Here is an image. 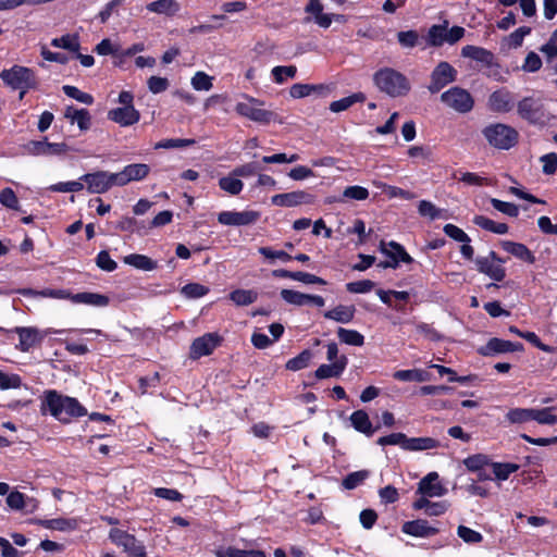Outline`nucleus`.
Here are the masks:
<instances>
[{"label":"nucleus","instance_id":"obj_50","mask_svg":"<svg viewBox=\"0 0 557 557\" xmlns=\"http://www.w3.org/2000/svg\"><path fill=\"white\" fill-rule=\"evenodd\" d=\"M181 293L186 298L196 299L206 296L209 288L199 283H189L182 287Z\"/></svg>","mask_w":557,"mask_h":557},{"label":"nucleus","instance_id":"obj_59","mask_svg":"<svg viewBox=\"0 0 557 557\" xmlns=\"http://www.w3.org/2000/svg\"><path fill=\"white\" fill-rule=\"evenodd\" d=\"M0 203L9 209L18 210L20 202L12 188L7 187L0 191Z\"/></svg>","mask_w":557,"mask_h":557},{"label":"nucleus","instance_id":"obj_10","mask_svg":"<svg viewBox=\"0 0 557 557\" xmlns=\"http://www.w3.org/2000/svg\"><path fill=\"white\" fill-rule=\"evenodd\" d=\"M458 72L446 61L440 62L431 73V82L428 86L430 92L435 94L457 79Z\"/></svg>","mask_w":557,"mask_h":557},{"label":"nucleus","instance_id":"obj_47","mask_svg":"<svg viewBox=\"0 0 557 557\" xmlns=\"http://www.w3.org/2000/svg\"><path fill=\"white\" fill-rule=\"evenodd\" d=\"M363 99H364V96L362 94H354L351 96L333 101L330 104V110L332 112L338 113V112L347 110L357 101H363Z\"/></svg>","mask_w":557,"mask_h":557},{"label":"nucleus","instance_id":"obj_7","mask_svg":"<svg viewBox=\"0 0 557 557\" xmlns=\"http://www.w3.org/2000/svg\"><path fill=\"white\" fill-rule=\"evenodd\" d=\"M478 272L486 275L495 282H502L506 277L504 268L505 259L500 258L495 251L491 250L486 256H479L474 259Z\"/></svg>","mask_w":557,"mask_h":557},{"label":"nucleus","instance_id":"obj_58","mask_svg":"<svg viewBox=\"0 0 557 557\" xmlns=\"http://www.w3.org/2000/svg\"><path fill=\"white\" fill-rule=\"evenodd\" d=\"M21 385L22 379L20 375L0 370V389L18 388Z\"/></svg>","mask_w":557,"mask_h":557},{"label":"nucleus","instance_id":"obj_26","mask_svg":"<svg viewBox=\"0 0 557 557\" xmlns=\"http://www.w3.org/2000/svg\"><path fill=\"white\" fill-rule=\"evenodd\" d=\"M416 510H425V513L431 517H437L446 512L448 504L446 502H430L425 497L417 498L412 504Z\"/></svg>","mask_w":557,"mask_h":557},{"label":"nucleus","instance_id":"obj_24","mask_svg":"<svg viewBox=\"0 0 557 557\" xmlns=\"http://www.w3.org/2000/svg\"><path fill=\"white\" fill-rule=\"evenodd\" d=\"M461 55L480 62L488 67L494 65V54L482 47L471 45L465 46L461 49Z\"/></svg>","mask_w":557,"mask_h":557},{"label":"nucleus","instance_id":"obj_12","mask_svg":"<svg viewBox=\"0 0 557 557\" xmlns=\"http://www.w3.org/2000/svg\"><path fill=\"white\" fill-rule=\"evenodd\" d=\"M519 115L530 123H544L546 120V111L542 100L533 97L523 98L518 103Z\"/></svg>","mask_w":557,"mask_h":557},{"label":"nucleus","instance_id":"obj_4","mask_svg":"<svg viewBox=\"0 0 557 557\" xmlns=\"http://www.w3.org/2000/svg\"><path fill=\"white\" fill-rule=\"evenodd\" d=\"M482 133L492 147L500 150L512 148L519 138V134L513 127L502 123L487 125Z\"/></svg>","mask_w":557,"mask_h":557},{"label":"nucleus","instance_id":"obj_44","mask_svg":"<svg viewBox=\"0 0 557 557\" xmlns=\"http://www.w3.org/2000/svg\"><path fill=\"white\" fill-rule=\"evenodd\" d=\"M531 34V27L528 26H521L517 28L515 32L509 34L505 39L504 42L508 46L510 49H517L521 47L523 39L525 36Z\"/></svg>","mask_w":557,"mask_h":557},{"label":"nucleus","instance_id":"obj_61","mask_svg":"<svg viewBox=\"0 0 557 557\" xmlns=\"http://www.w3.org/2000/svg\"><path fill=\"white\" fill-rule=\"evenodd\" d=\"M429 42L432 46H442L446 42V27L441 25H433L429 29Z\"/></svg>","mask_w":557,"mask_h":557},{"label":"nucleus","instance_id":"obj_1","mask_svg":"<svg viewBox=\"0 0 557 557\" xmlns=\"http://www.w3.org/2000/svg\"><path fill=\"white\" fill-rule=\"evenodd\" d=\"M42 410H48L51 416L61 422H69L71 418L83 417L87 410L76 398L63 396L55 391L45 393Z\"/></svg>","mask_w":557,"mask_h":557},{"label":"nucleus","instance_id":"obj_23","mask_svg":"<svg viewBox=\"0 0 557 557\" xmlns=\"http://www.w3.org/2000/svg\"><path fill=\"white\" fill-rule=\"evenodd\" d=\"M347 357L341 356L333 363L330 364H321L315 370V377L319 380L329 379V377H338L345 370L347 366Z\"/></svg>","mask_w":557,"mask_h":557},{"label":"nucleus","instance_id":"obj_28","mask_svg":"<svg viewBox=\"0 0 557 557\" xmlns=\"http://www.w3.org/2000/svg\"><path fill=\"white\" fill-rule=\"evenodd\" d=\"M123 262L137 270L153 271L158 268V262L145 255L131 253L123 258Z\"/></svg>","mask_w":557,"mask_h":557},{"label":"nucleus","instance_id":"obj_18","mask_svg":"<svg viewBox=\"0 0 557 557\" xmlns=\"http://www.w3.org/2000/svg\"><path fill=\"white\" fill-rule=\"evenodd\" d=\"M220 344V336L214 333H207L194 339L190 346V357L199 359L210 355Z\"/></svg>","mask_w":557,"mask_h":557},{"label":"nucleus","instance_id":"obj_21","mask_svg":"<svg viewBox=\"0 0 557 557\" xmlns=\"http://www.w3.org/2000/svg\"><path fill=\"white\" fill-rule=\"evenodd\" d=\"M499 246L504 251L529 264H533L536 260L534 253L524 244L500 240Z\"/></svg>","mask_w":557,"mask_h":557},{"label":"nucleus","instance_id":"obj_20","mask_svg":"<svg viewBox=\"0 0 557 557\" xmlns=\"http://www.w3.org/2000/svg\"><path fill=\"white\" fill-rule=\"evenodd\" d=\"M401 531L414 537H430L438 533V529L429 524L426 520L418 519L407 521L403 524Z\"/></svg>","mask_w":557,"mask_h":557},{"label":"nucleus","instance_id":"obj_60","mask_svg":"<svg viewBox=\"0 0 557 557\" xmlns=\"http://www.w3.org/2000/svg\"><path fill=\"white\" fill-rule=\"evenodd\" d=\"M540 51L547 61H552L557 57V28L552 33L547 42L540 48Z\"/></svg>","mask_w":557,"mask_h":557},{"label":"nucleus","instance_id":"obj_41","mask_svg":"<svg viewBox=\"0 0 557 557\" xmlns=\"http://www.w3.org/2000/svg\"><path fill=\"white\" fill-rule=\"evenodd\" d=\"M506 419L508 422L513 423V424L525 423L528 421L533 420V408L510 409L506 413Z\"/></svg>","mask_w":557,"mask_h":557},{"label":"nucleus","instance_id":"obj_6","mask_svg":"<svg viewBox=\"0 0 557 557\" xmlns=\"http://www.w3.org/2000/svg\"><path fill=\"white\" fill-rule=\"evenodd\" d=\"M0 78L3 83L13 89H32L36 87V77L34 72L25 66L13 65L10 69L0 72Z\"/></svg>","mask_w":557,"mask_h":557},{"label":"nucleus","instance_id":"obj_43","mask_svg":"<svg viewBox=\"0 0 557 557\" xmlns=\"http://www.w3.org/2000/svg\"><path fill=\"white\" fill-rule=\"evenodd\" d=\"M258 294L251 289H236L230 294V298L237 306H247L257 300Z\"/></svg>","mask_w":557,"mask_h":557},{"label":"nucleus","instance_id":"obj_15","mask_svg":"<svg viewBox=\"0 0 557 557\" xmlns=\"http://www.w3.org/2000/svg\"><path fill=\"white\" fill-rule=\"evenodd\" d=\"M437 472H430L423 476L417 488V494L425 499L433 497H442L447 493V488L440 482Z\"/></svg>","mask_w":557,"mask_h":557},{"label":"nucleus","instance_id":"obj_11","mask_svg":"<svg viewBox=\"0 0 557 557\" xmlns=\"http://www.w3.org/2000/svg\"><path fill=\"white\" fill-rule=\"evenodd\" d=\"M115 173L107 171H97L95 173L84 174L81 180L87 184V189L91 194H103L111 187L117 186Z\"/></svg>","mask_w":557,"mask_h":557},{"label":"nucleus","instance_id":"obj_13","mask_svg":"<svg viewBox=\"0 0 557 557\" xmlns=\"http://www.w3.org/2000/svg\"><path fill=\"white\" fill-rule=\"evenodd\" d=\"M25 149L27 153L32 156H45V157H53V156H63L69 152L71 149L65 143H49L47 138L42 140H32L26 146Z\"/></svg>","mask_w":557,"mask_h":557},{"label":"nucleus","instance_id":"obj_2","mask_svg":"<svg viewBox=\"0 0 557 557\" xmlns=\"http://www.w3.org/2000/svg\"><path fill=\"white\" fill-rule=\"evenodd\" d=\"M373 81L380 91L393 98L405 97L411 89L409 79L392 67H383L376 71Z\"/></svg>","mask_w":557,"mask_h":557},{"label":"nucleus","instance_id":"obj_19","mask_svg":"<svg viewBox=\"0 0 557 557\" xmlns=\"http://www.w3.org/2000/svg\"><path fill=\"white\" fill-rule=\"evenodd\" d=\"M108 119L126 127L136 124L140 119V113L135 107H119L108 112Z\"/></svg>","mask_w":557,"mask_h":557},{"label":"nucleus","instance_id":"obj_17","mask_svg":"<svg viewBox=\"0 0 557 557\" xmlns=\"http://www.w3.org/2000/svg\"><path fill=\"white\" fill-rule=\"evenodd\" d=\"M150 172V168L145 163H133L123 168L122 171L115 173L117 186H125L131 182H139L145 180Z\"/></svg>","mask_w":557,"mask_h":557},{"label":"nucleus","instance_id":"obj_31","mask_svg":"<svg viewBox=\"0 0 557 557\" xmlns=\"http://www.w3.org/2000/svg\"><path fill=\"white\" fill-rule=\"evenodd\" d=\"M18 293L26 297H42V298H54V299H70L71 294L65 289H51L46 288L42 290H35L32 288L20 289Z\"/></svg>","mask_w":557,"mask_h":557},{"label":"nucleus","instance_id":"obj_53","mask_svg":"<svg viewBox=\"0 0 557 557\" xmlns=\"http://www.w3.org/2000/svg\"><path fill=\"white\" fill-rule=\"evenodd\" d=\"M281 297L288 304L295 306L308 305V294H302L293 289H282Z\"/></svg>","mask_w":557,"mask_h":557},{"label":"nucleus","instance_id":"obj_36","mask_svg":"<svg viewBox=\"0 0 557 557\" xmlns=\"http://www.w3.org/2000/svg\"><path fill=\"white\" fill-rule=\"evenodd\" d=\"M473 223L483 230L490 231L495 234H506L508 233V225L505 223H496L493 220L484 216V215H475L473 218Z\"/></svg>","mask_w":557,"mask_h":557},{"label":"nucleus","instance_id":"obj_9","mask_svg":"<svg viewBox=\"0 0 557 557\" xmlns=\"http://www.w3.org/2000/svg\"><path fill=\"white\" fill-rule=\"evenodd\" d=\"M109 539L116 546H120L131 556L134 557H146V548L141 542H139L134 535L113 528L109 532Z\"/></svg>","mask_w":557,"mask_h":557},{"label":"nucleus","instance_id":"obj_48","mask_svg":"<svg viewBox=\"0 0 557 557\" xmlns=\"http://www.w3.org/2000/svg\"><path fill=\"white\" fill-rule=\"evenodd\" d=\"M554 407L543 409L533 408V420L540 424L554 425L557 423V416L553 413Z\"/></svg>","mask_w":557,"mask_h":557},{"label":"nucleus","instance_id":"obj_30","mask_svg":"<svg viewBox=\"0 0 557 557\" xmlns=\"http://www.w3.org/2000/svg\"><path fill=\"white\" fill-rule=\"evenodd\" d=\"M149 12L173 16L180 11V3L176 0H157L147 4Z\"/></svg>","mask_w":557,"mask_h":557},{"label":"nucleus","instance_id":"obj_54","mask_svg":"<svg viewBox=\"0 0 557 557\" xmlns=\"http://www.w3.org/2000/svg\"><path fill=\"white\" fill-rule=\"evenodd\" d=\"M418 212L422 216H428L431 220L443 218L444 210L436 208L431 201L421 200L418 206Z\"/></svg>","mask_w":557,"mask_h":557},{"label":"nucleus","instance_id":"obj_42","mask_svg":"<svg viewBox=\"0 0 557 557\" xmlns=\"http://www.w3.org/2000/svg\"><path fill=\"white\" fill-rule=\"evenodd\" d=\"M219 186L222 190L235 196L243 190L244 183L238 180L237 176L231 174L228 176L221 177L219 181Z\"/></svg>","mask_w":557,"mask_h":557},{"label":"nucleus","instance_id":"obj_57","mask_svg":"<svg viewBox=\"0 0 557 557\" xmlns=\"http://www.w3.org/2000/svg\"><path fill=\"white\" fill-rule=\"evenodd\" d=\"M493 208L508 216H517L519 214V208L512 202H506L496 198L491 199Z\"/></svg>","mask_w":557,"mask_h":557},{"label":"nucleus","instance_id":"obj_33","mask_svg":"<svg viewBox=\"0 0 557 557\" xmlns=\"http://www.w3.org/2000/svg\"><path fill=\"white\" fill-rule=\"evenodd\" d=\"M350 421L357 431L366 434L367 436H372L374 433V429L372 428V423L366 411L357 410L352 412L350 416Z\"/></svg>","mask_w":557,"mask_h":557},{"label":"nucleus","instance_id":"obj_35","mask_svg":"<svg viewBox=\"0 0 557 557\" xmlns=\"http://www.w3.org/2000/svg\"><path fill=\"white\" fill-rule=\"evenodd\" d=\"M440 447V442L433 437H409L407 450L422 451Z\"/></svg>","mask_w":557,"mask_h":557},{"label":"nucleus","instance_id":"obj_22","mask_svg":"<svg viewBox=\"0 0 557 557\" xmlns=\"http://www.w3.org/2000/svg\"><path fill=\"white\" fill-rule=\"evenodd\" d=\"M380 251L389 258L391 261L396 260L397 265L399 262L411 263L412 258L407 253L405 248L396 242H381L379 246Z\"/></svg>","mask_w":557,"mask_h":557},{"label":"nucleus","instance_id":"obj_25","mask_svg":"<svg viewBox=\"0 0 557 557\" xmlns=\"http://www.w3.org/2000/svg\"><path fill=\"white\" fill-rule=\"evenodd\" d=\"M64 117L72 124L76 123L81 131H87L90 127V114L86 109H77L69 106L64 110Z\"/></svg>","mask_w":557,"mask_h":557},{"label":"nucleus","instance_id":"obj_64","mask_svg":"<svg viewBox=\"0 0 557 557\" xmlns=\"http://www.w3.org/2000/svg\"><path fill=\"white\" fill-rule=\"evenodd\" d=\"M99 55H115L120 52V46L111 39H102L95 48Z\"/></svg>","mask_w":557,"mask_h":557},{"label":"nucleus","instance_id":"obj_5","mask_svg":"<svg viewBox=\"0 0 557 557\" xmlns=\"http://www.w3.org/2000/svg\"><path fill=\"white\" fill-rule=\"evenodd\" d=\"M62 332L53 329L39 330L35 326H16L13 330H9L8 333L17 334L18 344L15 348L21 352H28L36 346H39L48 335L61 334Z\"/></svg>","mask_w":557,"mask_h":557},{"label":"nucleus","instance_id":"obj_52","mask_svg":"<svg viewBox=\"0 0 557 557\" xmlns=\"http://www.w3.org/2000/svg\"><path fill=\"white\" fill-rule=\"evenodd\" d=\"M62 90L67 97L73 98L81 103L91 104L94 102V98L90 94L84 92L75 86L64 85Z\"/></svg>","mask_w":557,"mask_h":557},{"label":"nucleus","instance_id":"obj_8","mask_svg":"<svg viewBox=\"0 0 557 557\" xmlns=\"http://www.w3.org/2000/svg\"><path fill=\"white\" fill-rule=\"evenodd\" d=\"M441 101L458 113H468L473 109L474 100L471 94L458 86L451 87L441 95Z\"/></svg>","mask_w":557,"mask_h":557},{"label":"nucleus","instance_id":"obj_34","mask_svg":"<svg viewBox=\"0 0 557 557\" xmlns=\"http://www.w3.org/2000/svg\"><path fill=\"white\" fill-rule=\"evenodd\" d=\"M522 345L517 343H511L509 341L500 339V338H492L488 341L486 345V349L492 354H502L520 350Z\"/></svg>","mask_w":557,"mask_h":557},{"label":"nucleus","instance_id":"obj_29","mask_svg":"<svg viewBox=\"0 0 557 557\" xmlns=\"http://www.w3.org/2000/svg\"><path fill=\"white\" fill-rule=\"evenodd\" d=\"M71 301L74 304H84L94 307H106L109 304V298L101 294L85 292L75 295L71 294Z\"/></svg>","mask_w":557,"mask_h":557},{"label":"nucleus","instance_id":"obj_49","mask_svg":"<svg viewBox=\"0 0 557 557\" xmlns=\"http://www.w3.org/2000/svg\"><path fill=\"white\" fill-rule=\"evenodd\" d=\"M297 73V67L295 65L288 66H274L271 71L273 79L276 84H283L288 78H294Z\"/></svg>","mask_w":557,"mask_h":557},{"label":"nucleus","instance_id":"obj_16","mask_svg":"<svg viewBox=\"0 0 557 557\" xmlns=\"http://www.w3.org/2000/svg\"><path fill=\"white\" fill-rule=\"evenodd\" d=\"M314 201V197L305 190H296L285 194L272 196L271 202L278 207H297L300 205H310Z\"/></svg>","mask_w":557,"mask_h":557},{"label":"nucleus","instance_id":"obj_32","mask_svg":"<svg viewBox=\"0 0 557 557\" xmlns=\"http://www.w3.org/2000/svg\"><path fill=\"white\" fill-rule=\"evenodd\" d=\"M356 309L354 306L339 305L332 310L324 312V317L339 323H349L355 317Z\"/></svg>","mask_w":557,"mask_h":557},{"label":"nucleus","instance_id":"obj_38","mask_svg":"<svg viewBox=\"0 0 557 557\" xmlns=\"http://www.w3.org/2000/svg\"><path fill=\"white\" fill-rule=\"evenodd\" d=\"M393 376L394 379L403 382H424L429 380L428 373L420 369L398 370L394 372Z\"/></svg>","mask_w":557,"mask_h":557},{"label":"nucleus","instance_id":"obj_51","mask_svg":"<svg viewBox=\"0 0 557 557\" xmlns=\"http://www.w3.org/2000/svg\"><path fill=\"white\" fill-rule=\"evenodd\" d=\"M408 438L409 437H407V435L404 433H392L389 435L380 437L376 443L381 446L398 445L403 449L407 450Z\"/></svg>","mask_w":557,"mask_h":557},{"label":"nucleus","instance_id":"obj_14","mask_svg":"<svg viewBox=\"0 0 557 557\" xmlns=\"http://www.w3.org/2000/svg\"><path fill=\"white\" fill-rule=\"evenodd\" d=\"M260 213L253 210L222 211L218 214V222L225 226H246L256 223Z\"/></svg>","mask_w":557,"mask_h":557},{"label":"nucleus","instance_id":"obj_40","mask_svg":"<svg viewBox=\"0 0 557 557\" xmlns=\"http://www.w3.org/2000/svg\"><path fill=\"white\" fill-rule=\"evenodd\" d=\"M42 527L58 531H71L77 528V521L75 519L57 518L50 520H44L40 522Z\"/></svg>","mask_w":557,"mask_h":557},{"label":"nucleus","instance_id":"obj_46","mask_svg":"<svg viewBox=\"0 0 557 557\" xmlns=\"http://www.w3.org/2000/svg\"><path fill=\"white\" fill-rule=\"evenodd\" d=\"M312 359V352L310 350H304L295 358L289 359L286 362V369L290 371H298L309 366Z\"/></svg>","mask_w":557,"mask_h":557},{"label":"nucleus","instance_id":"obj_39","mask_svg":"<svg viewBox=\"0 0 557 557\" xmlns=\"http://www.w3.org/2000/svg\"><path fill=\"white\" fill-rule=\"evenodd\" d=\"M337 336L342 343L351 346H362L364 343L363 335L356 330L339 327L337 330Z\"/></svg>","mask_w":557,"mask_h":557},{"label":"nucleus","instance_id":"obj_63","mask_svg":"<svg viewBox=\"0 0 557 557\" xmlns=\"http://www.w3.org/2000/svg\"><path fill=\"white\" fill-rule=\"evenodd\" d=\"M457 534L463 542L468 544L480 543L483 540L481 533L465 525L458 527Z\"/></svg>","mask_w":557,"mask_h":557},{"label":"nucleus","instance_id":"obj_27","mask_svg":"<svg viewBox=\"0 0 557 557\" xmlns=\"http://www.w3.org/2000/svg\"><path fill=\"white\" fill-rule=\"evenodd\" d=\"M488 106L493 111L507 112L511 109L512 97L506 90L494 91L488 98Z\"/></svg>","mask_w":557,"mask_h":557},{"label":"nucleus","instance_id":"obj_56","mask_svg":"<svg viewBox=\"0 0 557 557\" xmlns=\"http://www.w3.org/2000/svg\"><path fill=\"white\" fill-rule=\"evenodd\" d=\"M321 86L309 85V84H295L289 89L290 97L300 99L308 97L313 91L321 89Z\"/></svg>","mask_w":557,"mask_h":557},{"label":"nucleus","instance_id":"obj_3","mask_svg":"<svg viewBox=\"0 0 557 557\" xmlns=\"http://www.w3.org/2000/svg\"><path fill=\"white\" fill-rule=\"evenodd\" d=\"M263 106L264 102L262 100L249 95H243L242 100L235 104V111L238 115L258 124L282 123L275 112L264 109Z\"/></svg>","mask_w":557,"mask_h":557},{"label":"nucleus","instance_id":"obj_45","mask_svg":"<svg viewBox=\"0 0 557 557\" xmlns=\"http://www.w3.org/2000/svg\"><path fill=\"white\" fill-rule=\"evenodd\" d=\"M213 77L202 71H198L191 77L190 84L197 91H209L213 87Z\"/></svg>","mask_w":557,"mask_h":557},{"label":"nucleus","instance_id":"obj_62","mask_svg":"<svg viewBox=\"0 0 557 557\" xmlns=\"http://www.w3.org/2000/svg\"><path fill=\"white\" fill-rule=\"evenodd\" d=\"M368 476L369 472L367 470L352 472L344 479L343 485L347 490H352L361 484Z\"/></svg>","mask_w":557,"mask_h":557},{"label":"nucleus","instance_id":"obj_55","mask_svg":"<svg viewBox=\"0 0 557 557\" xmlns=\"http://www.w3.org/2000/svg\"><path fill=\"white\" fill-rule=\"evenodd\" d=\"M519 469V466L516 463H493V473L498 480H507L509 475L516 472Z\"/></svg>","mask_w":557,"mask_h":557},{"label":"nucleus","instance_id":"obj_37","mask_svg":"<svg viewBox=\"0 0 557 557\" xmlns=\"http://www.w3.org/2000/svg\"><path fill=\"white\" fill-rule=\"evenodd\" d=\"M51 45L54 48L65 49L72 52H78L81 45L77 35L66 34L59 38H53Z\"/></svg>","mask_w":557,"mask_h":557}]
</instances>
